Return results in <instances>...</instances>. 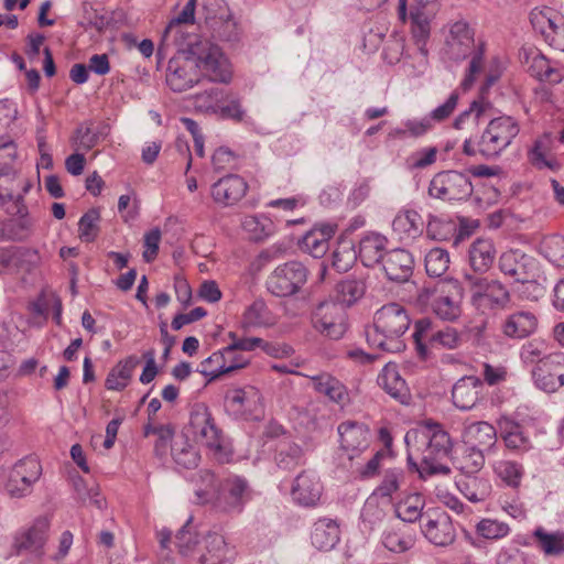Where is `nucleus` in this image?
Masks as SVG:
<instances>
[{
    "instance_id": "nucleus-57",
    "label": "nucleus",
    "mask_w": 564,
    "mask_h": 564,
    "mask_svg": "<svg viewBox=\"0 0 564 564\" xmlns=\"http://www.w3.org/2000/svg\"><path fill=\"white\" fill-rule=\"evenodd\" d=\"M433 312L444 321H455L460 315L459 301L449 295H438L432 303Z\"/></svg>"
},
{
    "instance_id": "nucleus-34",
    "label": "nucleus",
    "mask_w": 564,
    "mask_h": 564,
    "mask_svg": "<svg viewBox=\"0 0 564 564\" xmlns=\"http://www.w3.org/2000/svg\"><path fill=\"white\" fill-rule=\"evenodd\" d=\"M464 443L473 448L489 449L497 440V431L488 422H473L465 426Z\"/></svg>"
},
{
    "instance_id": "nucleus-61",
    "label": "nucleus",
    "mask_w": 564,
    "mask_h": 564,
    "mask_svg": "<svg viewBox=\"0 0 564 564\" xmlns=\"http://www.w3.org/2000/svg\"><path fill=\"white\" fill-rule=\"evenodd\" d=\"M404 474L400 468L388 469L384 473L381 484L376 488L373 495L390 498L400 488Z\"/></svg>"
},
{
    "instance_id": "nucleus-14",
    "label": "nucleus",
    "mask_w": 564,
    "mask_h": 564,
    "mask_svg": "<svg viewBox=\"0 0 564 564\" xmlns=\"http://www.w3.org/2000/svg\"><path fill=\"white\" fill-rule=\"evenodd\" d=\"M437 12V0H413L410 12L411 36L419 52L426 57L431 22Z\"/></svg>"
},
{
    "instance_id": "nucleus-10",
    "label": "nucleus",
    "mask_w": 564,
    "mask_h": 564,
    "mask_svg": "<svg viewBox=\"0 0 564 564\" xmlns=\"http://www.w3.org/2000/svg\"><path fill=\"white\" fill-rule=\"evenodd\" d=\"M311 324L321 336L339 340L348 329V315L346 310L334 300H324L312 308Z\"/></svg>"
},
{
    "instance_id": "nucleus-39",
    "label": "nucleus",
    "mask_w": 564,
    "mask_h": 564,
    "mask_svg": "<svg viewBox=\"0 0 564 564\" xmlns=\"http://www.w3.org/2000/svg\"><path fill=\"white\" fill-rule=\"evenodd\" d=\"M205 552L199 556V564H226L229 549L225 538L216 532L209 533L204 541Z\"/></svg>"
},
{
    "instance_id": "nucleus-36",
    "label": "nucleus",
    "mask_w": 564,
    "mask_h": 564,
    "mask_svg": "<svg viewBox=\"0 0 564 564\" xmlns=\"http://www.w3.org/2000/svg\"><path fill=\"white\" fill-rule=\"evenodd\" d=\"M335 234L333 225L324 224L305 234L301 241L302 249L314 258L323 257L328 250V241Z\"/></svg>"
},
{
    "instance_id": "nucleus-15",
    "label": "nucleus",
    "mask_w": 564,
    "mask_h": 564,
    "mask_svg": "<svg viewBox=\"0 0 564 564\" xmlns=\"http://www.w3.org/2000/svg\"><path fill=\"white\" fill-rule=\"evenodd\" d=\"M530 21L533 29L555 50L564 52V17L551 8L534 9Z\"/></svg>"
},
{
    "instance_id": "nucleus-26",
    "label": "nucleus",
    "mask_w": 564,
    "mask_h": 564,
    "mask_svg": "<svg viewBox=\"0 0 564 564\" xmlns=\"http://www.w3.org/2000/svg\"><path fill=\"white\" fill-rule=\"evenodd\" d=\"M377 382L391 398L402 404L410 400V390L395 365L387 364L378 375Z\"/></svg>"
},
{
    "instance_id": "nucleus-60",
    "label": "nucleus",
    "mask_w": 564,
    "mask_h": 564,
    "mask_svg": "<svg viewBox=\"0 0 564 564\" xmlns=\"http://www.w3.org/2000/svg\"><path fill=\"white\" fill-rule=\"evenodd\" d=\"M99 220L100 214L97 209H89L80 217L78 221V234L83 241L91 242L97 238Z\"/></svg>"
},
{
    "instance_id": "nucleus-27",
    "label": "nucleus",
    "mask_w": 564,
    "mask_h": 564,
    "mask_svg": "<svg viewBox=\"0 0 564 564\" xmlns=\"http://www.w3.org/2000/svg\"><path fill=\"white\" fill-rule=\"evenodd\" d=\"M538 327V318L531 311H517L508 315L502 325V333L513 339H522L530 336Z\"/></svg>"
},
{
    "instance_id": "nucleus-37",
    "label": "nucleus",
    "mask_w": 564,
    "mask_h": 564,
    "mask_svg": "<svg viewBox=\"0 0 564 564\" xmlns=\"http://www.w3.org/2000/svg\"><path fill=\"white\" fill-rule=\"evenodd\" d=\"M273 324L274 316L262 299H257L248 305L241 317V327L245 330L270 327Z\"/></svg>"
},
{
    "instance_id": "nucleus-58",
    "label": "nucleus",
    "mask_w": 564,
    "mask_h": 564,
    "mask_svg": "<svg viewBox=\"0 0 564 564\" xmlns=\"http://www.w3.org/2000/svg\"><path fill=\"white\" fill-rule=\"evenodd\" d=\"M495 473L508 486L518 487L521 482L523 468L512 460H499L495 464Z\"/></svg>"
},
{
    "instance_id": "nucleus-53",
    "label": "nucleus",
    "mask_w": 564,
    "mask_h": 564,
    "mask_svg": "<svg viewBox=\"0 0 564 564\" xmlns=\"http://www.w3.org/2000/svg\"><path fill=\"white\" fill-rule=\"evenodd\" d=\"M14 477H22L30 485H34L42 475V466L37 458L28 456L20 459L9 469Z\"/></svg>"
},
{
    "instance_id": "nucleus-11",
    "label": "nucleus",
    "mask_w": 564,
    "mask_h": 564,
    "mask_svg": "<svg viewBox=\"0 0 564 564\" xmlns=\"http://www.w3.org/2000/svg\"><path fill=\"white\" fill-rule=\"evenodd\" d=\"M519 133V126L511 117L502 116L490 120L478 142L479 153L492 159L501 154Z\"/></svg>"
},
{
    "instance_id": "nucleus-20",
    "label": "nucleus",
    "mask_w": 564,
    "mask_h": 564,
    "mask_svg": "<svg viewBox=\"0 0 564 564\" xmlns=\"http://www.w3.org/2000/svg\"><path fill=\"white\" fill-rule=\"evenodd\" d=\"M248 188L245 180L237 174H228L210 187V195L214 202L221 206H232L239 202Z\"/></svg>"
},
{
    "instance_id": "nucleus-5",
    "label": "nucleus",
    "mask_w": 564,
    "mask_h": 564,
    "mask_svg": "<svg viewBox=\"0 0 564 564\" xmlns=\"http://www.w3.org/2000/svg\"><path fill=\"white\" fill-rule=\"evenodd\" d=\"M500 272L516 283H521L527 291L523 294L530 300H539L545 293L543 282L546 281L540 274L538 261L521 250H508L498 260Z\"/></svg>"
},
{
    "instance_id": "nucleus-21",
    "label": "nucleus",
    "mask_w": 564,
    "mask_h": 564,
    "mask_svg": "<svg viewBox=\"0 0 564 564\" xmlns=\"http://www.w3.org/2000/svg\"><path fill=\"white\" fill-rule=\"evenodd\" d=\"M323 492V485L314 471L301 473L293 482L291 495L293 500L303 507H315Z\"/></svg>"
},
{
    "instance_id": "nucleus-50",
    "label": "nucleus",
    "mask_w": 564,
    "mask_h": 564,
    "mask_svg": "<svg viewBox=\"0 0 564 564\" xmlns=\"http://www.w3.org/2000/svg\"><path fill=\"white\" fill-rule=\"evenodd\" d=\"M539 251L555 267L564 268V236L552 234L543 237Z\"/></svg>"
},
{
    "instance_id": "nucleus-25",
    "label": "nucleus",
    "mask_w": 564,
    "mask_h": 564,
    "mask_svg": "<svg viewBox=\"0 0 564 564\" xmlns=\"http://www.w3.org/2000/svg\"><path fill=\"white\" fill-rule=\"evenodd\" d=\"M229 410L240 415H254L261 412V394L256 388L237 389L226 397Z\"/></svg>"
},
{
    "instance_id": "nucleus-2",
    "label": "nucleus",
    "mask_w": 564,
    "mask_h": 564,
    "mask_svg": "<svg viewBox=\"0 0 564 564\" xmlns=\"http://www.w3.org/2000/svg\"><path fill=\"white\" fill-rule=\"evenodd\" d=\"M410 325L411 318L405 307L399 303L386 304L375 313L372 325L366 328L367 341L389 352L402 351Z\"/></svg>"
},
{
    "instance_id": "nucleus-62",
    "label": "nucleus",
    "mask_w": 564,
    "mask_h": 564,
    "mask_svg": "<svg viewBox=\"0 0 564 564\" xmlns=\"http://www.w3.org/2000/svg\"><path fill=\"white\" fill-rule=\"evenodd\" d=\"M302 448L297 444L284 443L280 445L275 459L279 467L289 469L299 464L302 458Z\"/></svg>"
},
{
    "instance_id": "nucleus-54",
    "label": "nucleus",
    "mask_w": 564,
    "mask_h": 564,
    "mask_svg": "<svg viewBox=\"0 0 564 564\" xmlns=\"http://www.w3.org/2000/svg\"><path fill=\"white\" fill-rule=\"evenodd\" d=\"M449 267V254L445 249L433 248L425 256V270L430 276H442Z\"/></svg>"
},
{
    "instance_id": "nucleus-33",
    "label": "nucleus",
    "mask_w": 564,
    "mask_h": 564,
    "mask_svg": "<svg viewBox=\"0 0 564 564\" xmlns=\"http://www.w3.org/2000/svg\"><path fill=\"white\" fill-rule=\"evenodd\" d=\"M340 539L338 523L328 518L318 519L311 534L312 544L321 551H330L336 546Z\"/></svg>"
},
{
    "instance_id": "nucleus-24",
    "label": "nucleus",
    "mask_w": 564,
    "mask_h": 564,
    "mask_svg": "<svg viewBox=\"0 0 564 564\" xmlns=\"http://www.w3.org/2000/svg\"><path fill=\"white\" fill-rule=\"evenodd\" d=\"M382 268L389 280L405 282L413 273L414 259L408 250L395 248L386 252Z\"/></svg>"
},
{
    "instance_id": "nucleus-3",
    "label": "nucleus",
    "mask_w": 564,
    "mask_h": 564,
    "mask_svg": "<svg viewBox=\"0 0 564 564\" xmlns=\"http://www.w3.org/2000/svg\"><path fill=\"white\" fill-rule=\"evenodd\" d=\"M202 486L195 489L196 502H214L215 507L227 513H241L252 492L247 479L240 476H229L221 480L217 492L214 490L215 476L208 470H199L197 474Z\"/></svg>"
},
{
    "instance_id": "nucleus-16",
    "label": "nucleus",
    "mask_w": 564,
    "mask_h": 564,
    "mask_svg": "<svg viewBox=\"0 0 564 564\" xmlns=\"http://www.w3.org/2000/svg\"><path fill=\"white\" fill-rule=\"evenodd\" d=\"M337 432L339 435L340 448L349 459L359 456L370 444L371 433L367 424L358 421L347 420L341 422Z\"/></svg>"
},
{
    "instance_id": "nucleus-12",
    "label": "nucleus",
    "mask_w": 564,
    "mask_h": 564,
    "mask_svg": "<svg viewBox=\"0 0 564 564\" xmlns=\"http://www.w3.org/2000/svg\"><path fill=\"white\" fill-rule=\"evenodd\" d=\"M308 271L300 261H288L278 265L265 281L267 290L274 296L286 297L296 294L306 283Z\"/></svg>"
},
{
    "instance_id": "nucleus-48",
    "label": "nucleus",
    "mask_w": 564,
    "mask_h": 564,
    "mask_svg": "<svg viewBox=\"0 0 564 564\" xmlns=\"http://www.w3.org/2000/svg\"><path fill=\"white\" fill-rule=\"evenodd\" d=\"M458 490L471 502H480L486 500L491 491V486L487 479L470 477L459 479L457 482Z\"/></svg>"
},
{
    "instance_id": "nucleus-44",
    "label": "nucleus",
    "mask_w": 564,
    "mask_h": 564,
    "mask_svg": "<svg viewBox=\"0 0 564 564\" xmlns=\"http://www.w3.org/2000/svg\"><path fill=\"white\" fill-rule=\"evenodd\" d=\"M206 26L215 40L225 42H236L239 40V26L231 17H207Z\"/></svg>"
},
{
    "instance_id": "nucleus-59",
    "label": "nucleus",
    "mask_w": 564,
    "mask_h": 564,
    "mask_svg": "<svg viewBox=\"0 0 564 564\" xmlns=\"http://www.w3.org/2000/svg\"><path fill=\"white\" fill-rule=\"evenodd\" d=\"M226 95L225 89L212 87L195 96V105L200 110L214 113L217 107L225 101Z\"/></svg>"
},
{
    "instance_id": "nucleus-55",
    "label": "nucleus",
    "mask_w": 564,
    "mask_h": 564,
    "mask_svg": "<svg viewBox=\"0 0 564 564\" xmlns=\"http://www.w3.org/2000/svg\"><path fill=\"white\" fill-rule=\"evenodd\" d=\"M41 262L35 249L15 247L13 273H31Z\"/></svg>"
},
{
    "instance_id": "nucleus-47",
    "label": "nucleus",
    "mask_w": 564,
    "mask_h": 564,
    "mask_svg": "<svg viewBox=\"0 0 564 564\" xmlns=\"http://www.w3.org/2000/svg\"><path fill=\"white\" fill-rule=\"evenodd\" d=\"M550 148L551 138L549 134H544L534 142L532 149L529 151V160L533 166L539 170L547 169L551 171H557L561 167L556 159L547 156Z\"/></svg>"
},
{
    "instance_id": "nucleus-17",
    "label": "nucleus",
    "mask_w": 564,
    "mask_h": 564,
    "mask_svg": "<svg viewBox=\"0 0 564 564\" xmlns=\"http://www.w3.org/2000/svg\"><path fill=\"white\" fill-rule=\"evenodd\" d=\"M421 530L424 536L436 546L451 545L456 539L453 521L444 511L426 512Z\"/></svg>"
},
{
    "instance_id": "nucleus-40",
    "label": "nucleus",
    "mask_w": 564,
    "mask_h": 564,
    "mask_svg": "<svg viewBox=\"0 0 564 564\" xmlns=\"http://www.w3.org/2000/svg\"><path fill=\"white\" fill-rule=\"evenodd\" d=\"M532 538L545 556H561L564 554V531L549 532L540 525L533 530Z\"/></svg>"
},
{
    "instance_id": "nucleus-19",
    "label": "nucleus",
    "mask_w": 564,
    "mask_h": 564,
    "mask_svg": "<svg viewBox=\"0 0 564 564\" xmlns=\"http://www.w3.org/2000/svg\"><path fill=\"white\" fill-rule=\"evenodd\" d=\"M501 74L502 70L500 65L498 62H494L487 70L485 82L480 87V98L478 100H474L468 109L464 110L456 117L453 123L455 129H463L465 121L471 115H474L475 120H478L486 112V110L490 107V104L485 100V96L488 94L489 89L499 80Z\"/></svg>"
},
{
    "instance_id": "nucleus-56",
    "label": "nucleus",
    "mask_w": 564,
    "mask_h": 564,
    "mask_svg": "<svg viewBox=\"0 0 564 564\" xmlns=\"http://www.w3.org/2000/svg\"><path fill=\"white\" fill-rule=\"evenodd\" d=\"M476 532L486 540H499L510 533V527L506 522L485 518L476 524Z\"/></svg>"
},
{
    "instance_id": "nucleus-30",
    "label": "nucleus",
    "mask_w": 564,
    "mask_h": 564,
    "mask_svg": "<svg viewBox=\"0 0 564 564\" xmlns=\"http://www.w3.org/2000/svg\"><path fill=\"white\" fill-rule=\"evenodd\" d=\"M498 427L500 436L509 449L527 452L531 448L528 431L518 422L501 417L498 421Z\"/></svg>"
},
{
    "instance_id": "nucleus-43",
    "label": "nucleus",
    "mask_w": 564,
    "mask_h": 564,
    "mask_svg": "<svg viewBox=\"0 0 564 564\" xmlns=\"http://www.w3.org/2000/svg\"><path fill=\"white\" fill-rule=\"evenodd\" d=\"M171 455L178 467L195 468L199 462L197 449L189 443L187 436H176L171 445Z\"/></svg>"
},
{
    "instance_id": "nucleus-63",
    "label": "nucleus",
    "mask_w": 564,
    "mask_h": 564,
    "mask_svg": "<svg viewBox=\"0 0 564 564\" xmlns=\"http://www.w3.org/2000/svg\"><path fill=\"white\" fill-rule=\"evenodd\" d=\"M3 488L11 498H23L32 492L33 486L22 477H14L13 473L8 470L3 479Z\"/></svg>"
},
{
    "instance_id": "nucleus-41",
    "label": "nucleus",
    "mask_w": 564,
    "mask_h": 564,
    "mask_svg": "<svg viewBox=\"0 0 564 564\" xmlns=\"http://www.w3.org/2000/svg\"><path fill=\"white\" fill-rule=\"evenodd\" d=\"M139 358L129 356L120 360L108 373L106 379V388L108 390H123L132 378L134 368L139 365Z\"/></svg>"
},
{
    "instance_id": "nucleus-9",
    "label": "nucleus",
    "mask_w": 564,
    "mask_h": 564,
    "mask_svg": "<svg viewBox=\"0 0 564 564\" xmlns=\"http://www.w3.org/2000/svg\"><path fill=\"white\" fill-rule=\"evenodd\" d=\"M191 56L194 65L212 82L228 83L231 79V65L219 46L199 41L191 46Z\"/></svg>"
},
{
    "instance_id": "nucleus-29",
    "label": "nucleus",
    "mask_w": 564,
    "mask_h": 564,
    "mask_svg": "<svg viewBox=\"0 0 564 564\" xmlns=\"http://www.w3.org/2000/svg\"><path fill=\"white\" fill-rule=\"evenodd\" d=\"M520 357L524 364H554L564 365L563 352H549V346L544 340L533 339L524 344L520 351Z\"/></svg>"
},
{
    "instance_id": "nucleus-35",
    "label": "nucleus",
    "mask_w": 564,
    "mask_h": 564,
    "mask_svg": "<svg viewBox=\"0 0 564 564\" xmlns=\"http://www.w3.org/2000/svg\"><path fill=\"white\" fill-rule=\"evenodd\" d=\"M392 229L400 240H412L423 232V219L416 210L404 209L394 217Z\"/></svg>"
},
{
    "instance_id": "nucleus-13",
    "label": "nucleus",
    "mask_w": 564,
    "mask_h": 564,
    "mask_svg": "<svg viewBox=\"0 0 564 564\" xmlns=\"http://www.w3.org/2000/svg\"><path fill=\"white\" fill-rule=\"evenodd\" d=\"M473 193L469 177L457 171H444L433 176L429 194L442 200H459Z\"/></svg>"
},
{
    "instance_id": "nucleus-32",
    "label": "nucleus",
    "mask_w": 564,
    "mask_h": 564,
    "mask_svg": "<svg viewBox=\"0 0 564 564\" xmlns=\"http://www.w3.org/2000/svg\"><path fill=\"white\" fill-rule=\"evenodd\" d=\"M388 245V239L378 232H368L365 235L358 247L359 258L365 267H372L384 258V250Z\"/></svg>"
},
{
    "instance_id": "nucleus-52",
    "label": "nucleus",
    "mask_w": 564,
    "mask_h": 564,
    "mask_svg": "<svg viewBox=\"0 0 564 564\" xmlns=\"http://www.w3.org/2000/svg\"><path fill=\"white\" fill-rule=\"evenodd\" d=\"M423 507V497L419 494H415L409 496L406 499L398 503L395 512L398 518L403 522H414L420 518L424 519V516L422 514Z\"/></svg>"
},
{
    "instance_id": "nucleus-7",
    "label": "nucleus",
    "mask_w": 564,
    "mask_h": 564,
    "mask_svg": "<svg viewBox=\"0 0 564 564\" xmlns=\"http://www.w3.org/2000/svg\"><path fill=\"white\" fill-rule=\"evenodd\" d=\"M412 337L417 356L422 359H429L436 349H457L463 341L456 328H437L429 318H420L414 323Z\"/></svg>"
},
{
    "instance_id": "nucleus-8",
    "label": "nucleus",
    "mask_w": 564,
    "mask_h": 564,
    "mask_svg": "<svg viewBox=\"0 0 564 564\" xmlns=\"http://www.w3.org/2000/svg\"><path fill=\"white\" fill-rule=\"evenodd\" d=\"M17 155L14 142L10 138L0 137V203L4 205L13 202L15 210L12 214L23 217L28 213L23 196L14 194L19 182V172L14 166Z\"/></svg>"
},
{
    "instance_id": "nucleus-31",
    "label": "nucleus",
    "mask_w": 564,
    "mask_h": 564,
    "mask_svg": "<svg viewBox=\"0 0 564 564\" xmlns=\"http://www.w3.org/2000/svg\"><path fill=\"white\" fill-rule=\"evenodd\" d=\"M496 258V249L491 239L477 238L468 249V262L473 271L486 273Z\"/></svg>"
},
{
    "instance_id": "nucleus-45",
    "label": "nucleus",
    "mask_w": 564,
    "mask_h": 564,
    "mask_svg": "<svg viewBox=\"0 0 564 564\" xmlns=\"http://www.w3.org/2000/svg\"><path fill=\"white\" fill-rule=\"evenodd\" d=\"M366 293V283L360 279L347 278L336 284L335 294L339 305L351 306Z\"/></svg>"
},
{
    "instance_id": "nucleus-49",
    "label": "nucleus",
    "mask_w": 564,
    "mask_h": 564,
    "mask_svg": "<svg viewBox=\"0 0 564 564\" xmlns=\"http://www.w3.org/2000/svg\"><path fill=\"white\" fill-rule=\"evenodd\" d=\"M242 228L254 241L264 240L275 231L273 221L265 215L246 216L242 220Z\"/></svg>"
},
{
    "instance_id": "nucleus-23",
    "label": "nucleus",
    "mask_w": 564,
    "mask_h": 564,
    "mask_svg": "<svg viewBox=\"0 0 564 564\" xmlns=\"http://www.w3.org/2000/svg\"><path fill=\"white\" fill-rule=\"evenodd\" d=\"M482 390L484 383L478 377H463L452 389L453 403L460 410H471L481 400Z\"/></svg>"
},
{
    "instance_id": "nucleus-46",
    "label": "nucleus",
    "mask_w": 564,
    "mask_h": 564,
    "mask_svg": "<svg viewBox=\"0 0 564 564\" xmlns=\"http://www.w3.org/2000/svg\"><path fill=\"white\" fill-rule=\"evenodd\" d=\"M414 536L406 525L391 527L383 532L382 543L386 549L394 553H403L414 545Z\"/></svg>"
},
{
    "instance_id": "nucleus-18",
    "label": "nucleus",
    "mask_w": 564,
    "mask_h": 564,
    "mask_svg": "<svg viewBox=\"0 0 564 564\" xmlns=\"http://www.w3.org/2000/svg\"><path fill=\"white\" fill-rule=\"evenodd\" d=\"M50 527L47 517H39L28 528L21 529L14 538L18 552L42 555L48 539Z\"/></svg>"
},
{
    "instance_id": "nucleus-28",
    "label": "nucleus",
    "mask_w": 564,
    "mask_h": 564,
    "mask_svg": "<svg viewBox=\"0 0 564 564\" xmlns=\"http://www.w3.org/2000/svg\"><path fill=\"white\" fill-rule=\"evenodd\" d=\"M510 301V293L498 280H488L485 286L476 294H471V302L478 308H503Z\"/></svg>"
},
{
    "instance_id": "nucleus-38",
    "label": "nucleus",
    "mask_w": 564,
    "mask_h": 564,
    "mask_svg": "<svg viewBox=\"0 0 564 564\" xmlns=\"http://www.w3.org/2000/svg\"><path fill=\"white\" fill-rule=\"evenodd\" d=\"M314 389L327 397L330 401L337 403L340 406L346 405L349 402V393L337 378L322 373L312 378Z\"/></svg>"
},
{
    "instance_id": "nucleus-42",
    "label": "nucleus",
    "mask_w": 564,
    "mask_h": 564,
    "mask_svg": "<svg viewBox=\"0 0 564 564\" xmlns=\"http://www.w3.org/2000/svg\"><path fill=\"white\" fill-rule=\"evenodd\" d=\"M554 364L538 365L532 376L538 388L545 392H555L564 386V372H560Z\"/></svg>"
},
{
    "instance_id": "nucleus-1",
    "label": "nucleus",
    "mask_w": 564,
    "mask_h": 564,
    "mask_svg": "<svg viewBox=\"0 0 564 564\" xmlns=\"http://www.w3.org/2000/svg\"><path fill=\"white\" fill-rule=\"evenodd\" d=\"M408 446L413 444L422 452L421 477L435 474L448 475V466L438 463V459L446 457L452 448V441L448 433L436 422L425 421L416 429L405 434Z\"/></svg>"
},
{
    "instance_id": "nucleus-22",
    "label": "nucleus",
    "mask_w": 564,
    "mask_h": 564,
    "mask_svg": "<svg viewBox=\"0 0 564 564\" xmlns=\"http://www.w3.org/2000/svg\"><path fill=\"white\" fill-rule=\"evenodd\" d=\"M192 58L171 59L166 70V84L173 91L182 93L198 83V74Z\"/></svg>"
},
{
    "instance_id": "nucleus-64",
    "label": "nucleus",
    "mask_w": 564,
    "mask_h": 564,
    "mask_svg": "<svg viewBox=\"0 0 564 564\" xmlns=\"http://www.w3.org/2000/svg\"><path fill=\"white\" fill-rule=\"evenodd\" d=\"M202 370L200 372L208 377L209 380H215L223 375H227L228 372L224 369L225 361L224 356L221 355V350H217L213 352L208 358H206L200 364Z\"/></svg>"
},
{
    "instance_id": "nucleus-6",
    "label": "nucleus",
    "mask_w": 564,
    "mask_h": 564,
    "mask_svg": "<svg viewBox=\"0 0 564 564\" xmlns=\"http://www.w3.org/2000/svg\"><path fill=\"white\" fill-rule=\"evenodd\" d=\"M188 433L196 442L210 448L216 459L221 463L229 460L231 452L224 444L221 431L216 426L206 404L193 405L189 413Z\"/></svg>"
},
{
    "instance_id": "nucleus-4",
    "label": "nucleus",
    "mask_w": 564,
    "mask_h": 564,
    "mask_svg": "<svg viewBox=\"0 0 564 564\" xmlns=\"http://www.w3.org/2000/svg\"><path fill=\"white\" fill-rule=\"evenodd\" d=\"M485 43L475 40L474 30L467 22L457 21L449 28L445 42V56L454 62H462L469 58L462 88L468 90L475 83L477 76L484 70Z\"/></svg>"
},
{
    "instance_id": "nucleus-51",
    "label": "nucleus",
    "mask_w": 564,
    "mask_h": 564,
    "mask_svg": "<svg viewBox=\"0 0 564 564\" xmlns=\"http://www.w3.org/2000/svg\"><path fill=\"white\" fill-rule=\"evenodd\" d=\"M73 487L75 491V497L83 503H93L98 509H102L105 507V499L101 497L99 492V487L97 485H88L82 477H75L73 479Z\"/></svg>"
}]
</instances>
